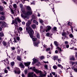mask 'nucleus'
Masks as SVG:
<instances>
[{
  "label": "nucleus",
  "instance_id": "nucleus-1",
  "mask_svg": "<svg viewBox=\"0 0 77 77\" xmlns=\"http://www.w3.org/2000/svg\"><path fill=\"white\" fill-rule=\"evenodd\" d=\"M31 24V21H29L28 22H27L26 25V30L28 31V33L30 37L31 38H33L34 32L30 26V25Z\"/></svg>",
  "mask_w": 77,
  "mask_h": 77
},
{
  "label": "nucleus",
  "instance_id": "nucleus-2",
  "mask_svg": "<svg viewBox=\"0 0 77 77\" xmlns=\"http://www.w3.org/2000/svg\"><path fill=\"white\" fill-rule=\"evenodd\" d=\"M18 22H17V21ZM18 22L19 23H21V20L20 18H19V17H18L17 18H16L15 19V20H12V24H14V25L15 26V27H17V25H18Z\"/></svg>",
  "mask_w": 77,
  "mask_h": 77
},
{
  "label": "nucleus",
  "instance_id": "nucleus-3",
  "mask_svg": "<svg viewBox=\"0 0 77 77\" xmlns=\"http://www.w3.org/2000/svg\"><path fill=\"white\" fill-rule=\"evenodd\" d=\"M32 70L33 71H34V72H35L37 74H39V73L40 74H41V75H43V76H46V75H45V74H43L42 73V71L41 70H39L37 69H36L35 68V67H32Z\"/></svg>",
  "mask_w": 77,
  "mask_h": 77
},
{
  "label": "nucleus",
  "instance_id": "nucleus-4",
  "mask_svg": "<svg viewBox=\"0 0 77 77\" xmlns=\"http://www.w3.org/2000/svg\"><path fill=\"white\" fill-rule=\"evenodd\" d=\"M22 12L23 14H24V15H25L27 16L28 18H29V17H28V15H32V12L30 11H27L26 13L25 11H22Z\"/></svg>",
  "mask_w": 77,
  "mask_h": 77
},
{
  "label": "nucleus",
  "instance_id": "nucleus-5",
  "mask_svg": "<svg viewBox=\"0 0 77 77\" xmlns=\"http://www.w3.org/2000/svg\"><path fill=\"white\" fill-rule=\"evenodd\" d=\"M15 74H20V69L18 68H16V70L14 71Z\"/></svg>",
  "mask_w": 77,
  "mask_h": 77
},
{
  "label": "nucleus",
  "instance_id": "nucleus-6",
  "mask_svg": "<svg viewBox=\"0 0 77 77\" xmlns=\"http://www.w3.org/2000/svg\"><path fill=\"white\" fill-rule=\"evenodd\" d=\"M33 61L32 62V65H34V64H35V63H36L37 62V61H38V60H37V59L35 58H33Z\"/></svg>",
  "mask_w": 77,
  "mask_h": 77
},
{
  "label": "nucleus",
  "instance_id": "nucleus-7",
  "mask_svg": "<svg viewBox=\"0 0 77 77\" xmlns=\"http://www.w3.org/2000/svg\"><path fill=\"white\" fill-rule=\"evenodd\" d=\"M6 25L7 24L6 22H3V23L2 24V25L1 26V27L2 28H3L4 27H6Z\"/></svg>",
  "mask_w": 77,
  "mask_h": 77
},
{
  "label": "nucleus",
  "instance_id": "nucleus-8",
  "mask_svg": "<svg viewBox=\"0 0 77 77\" xmlns=\"http://www.w3.org/2000/svg\"><path fill=\"white\" fill-rule=\"evenodd\" d=\"M21 16L22 17V18H24V19H25V18H27V19H28V17L27 16H24V15H23V14H22L21 15Z\"/></svg>",
  "mask_w": 77,
  "mask_h": 77
},
{
  "label": "nucleus",
  "instance_id": "nucleus-9",
  "mask_svg": "<svg viewBox=\"0 0 77 77\" xmlns=\"http://www.w3.org/2000/svg\"><path fill=\"white\" fill-rule=\"evenodd\" d=\"M24 65H25V66H29V65H30V62L24 63Z\"/></svg>",
  "mask_w": 77,
  "mask_h": 77
},
{
  "label": "nucleus",
  "instance_id": "nucleus-10",
  "mask_svg": "<svg viewBox=\"0 0 77 77\" xmlns=\"http://www.w3.org/2000/svg\"><path fill=\"white\" fill-rule=\"evenodd\" d=\"M28 77H33V73H29L28 74Z\"/></svg>",
  "mask_w": 77,
  "mask_h": 77
},
{
  "label": "nucleus",
  "instance_id": "nucleus-11",
  "mask_svg": "<svg viewBox=\"0 0 77 77\" xmlns=\"http://www.w3.org/2000/svg\"><path fill=\"white\" fill-rule=\"evenodd\" d=\"M2 44H3L4 46H6L7 45V42L5 41H3L2 42Z\"/></svg>",
  "mask_w": 77,
  "mask_h": 77
},
{
  "label": "nucleus",
  "instance_id": "nucleus-12",
  "mask_svg": "<svg viewBox=\"0 0 77 77\" xmlns=\"http://www.w3.org/2000/svg\"><path fill=\"white\" fill-rule=\"evenodd\" d=\"M57 59H58V56H54L53 57V59L54 60V61H55V60H57Z\"/></svg>",
  "mask_w": 77,
  "mask_h": 77
},
{
  "label": "nucleus",
  "instance_id": "nucleus-13",
  "mask_svg": "<svg viewBox=\"0 0 77 77\" xmlns=\"http://www.w3.org/2000/svg\"><path fill=\"white\" fill-rule=\"evenodd\" d=\"M38 20L39 21L40 23H41V24H42V25H44V24L43 23H44V21H43V20L41 19H39Z\"/></svg>",
  "mask_w": 77,
  "mask_h": 77
},
{
  "label": "nucleus",
  "instance_id": "nucleus-14",
  "mask_svg": "<svg viewBox=\"0 0 77 77\" xmlns=\"http://www.w3.org/2000/svg\"><path fill=\"white\" fill-rule=\"evenodd\" d=\"M51 29V26H48V29L46 30V32H47L49 31V30H50Z\"/></svg>",
  "mask_w": 77,
  "mask_h": 77
},
{
  "label": "nucleus",
  "instance_id": "nucleus-15",
  "mask_svg": "<svg viewBox=\"0 0 77 77\" xmlns=\"http://www.w3.org/2000/svg\"><path fill=\"white\" fill-rule=\"evenodd\" d=\"M19 66L22 68H24V66L23 64L22 63H20L19 65Z\"/></svg>",
  "mask_w": 77,
  "mask_h": 77
},
{
  "label": "nucleus",
  "instance_id": "nucleus-16",
  "mask_svg": "<svg viewBox=\"0 0 77 77\" xmlns=\"http://www.w3.org/2000/svg\"><path fill=\"white\" fill-rule=\"evenodd\" d=\"M17 59L19 61H21V58L20 56H17Z\"/></svg>",
  "mask_w": 77,
  "mask_h": 77
},
{
  "label": "nucleus",
  "instance_id": "nucleus-17",
  "mask_svg": "<svg viewBox=\"0 0 77 77\" xmlns=\"http://www.w3.org/2000/svg\"><path fill=\"white\" fill-rule=\"evenodd\" d=\"M31 27L32 28V29H35L36 27V25H35L34 24H33V25H31Z\"/></svg>",
  "mask_w": 77,
  "mask_h": 77
},
{
  "label": "nucleus",
  "instance_id": "nucleus-18",
  "mask_svg": "<svg viewBox=\"0 0 77 77\" xmlns=\"http://www.w3.org/2000/svg\"><path fill=\"white\" fill-rule=\"evenodd\" d=\"M5 16H2L1 17H0V20H5Z\"/></svg>",
  "mask_w": 77,
  "mask_h": 77
},
{
  "label": "nucleus",
  "instance_id": "nucleus-19",
  "mask_svg": "<svg viewBox=\"0 0 77 77\" xmlns=\"http://www.w3.org/2000/svg\"><path fill=\"white\" fill-rule=\"evenodd\" d=\"M4 10V8L1 6H0V11H3Z\"/></svg>",
  "mask_w": 77,
  "mask_h": 77
},
{
  "label": "nucleus",
  "instance_id": "nucleus-20",
  "mask_svg": "<svg viewBox=\"0 0 77 77\" xmlns=\"http://www.w3.org/2000/svg\"><path fill=\"white\" fill-rule=\"evenodd\" d=\"M36 37L38 39H40V35H39V33H37L36 34Z\"/></svg>",
  "mask_w": 77,
  "mask_h": 77
},
{
  "label": "nucleus",
  "instance_id": "nucleus-21",
  "mask_svg": "<svg viewBox=\"0 0 77 77\" xmlns=\"http://www.w3.org/2000/svg\"><path fill=\"white\" fill-rule=\"evenodd\" d=\"M33 22L34 23H35L36 25H38V22L37 21H36L35 20H33Z\"/></svg>",
  "mask_w": 77,
  "mask_h": 77
},
{
  "label": "nucleus",
  "instance_id": "nucleus-22",
  "mask_svg": "<svg viewBox=\"0 0 77 77\" xmlns=\"http://www.w3.org/2000/svg\"><path fill=\"white\" fill-rule=\"evenodd\" d=\"M14 8H17V5L15 4H14L13 5Z\"/></svg>",
  "mask_w": 77,
  "mask_h": 77
},
{
  "label": "nucleus",
  "instance_id": "nucleus-23",
  "mask_svg": "<svg viewBox=\"0 0 77 77\" xmlns=\"http://www.w3.org/2000/svg\"><path fill=\"white\" fill-rule=\"evenodd\" d=\"M26 9L28 11H31V8H30V7L29 6H27Z\"/></svg>",
  "mask_w": 77,
  "mask_h": 77
},
{
  "label": "nucleus",
  "instance_id": "nucleus-24",
  "mask_svg": "<svg viewBox=\"0 0 77 77\" xmlns=\"http://www.w3.org/2000/svg\"><path fill=\"white\" fill-rule=\"evenodd\" d=\"M54 44L56 46H57H57H58V45H59L58 44V43H57V41L54 42Z\"/></svg>",
  "mask_w": 77,
  "mask_h": 77
},
{
  "label": "nucleus",
  "instance_id": "nucleus-25",
  "mask_svg": "<svg viewBox=\"0 0 77 77\" xmlns=\"http://www.w3.org/2000/svg\"><path fill=\"white\" fill-rule=\"evenodd\" d=\"M53 68H54V69H57V66L56 65L54 66H53Z\"/></svg>",
  "mask_w": 77,
  "mask_h": 77
},
{
  "label": "nucleus",
  "instance_id": "nucleus-26",
  "mask_svg": "<svg viewBox=\"0 0 77 77\" xmlns=\"http://www.w3.org/2000/svg\"><path fill=\"white\" fill-rule=\"evenodd\" d=\"M18 30H19L20 31H22L23 30V28L21 27H19L18 29Z\"/></svg>",
  "mask_w": 77,
  "mask_h": 77
},
{
  "label": "nucleus",
  "instance_id": "nucleus-27",
  "mask_svg": "<svg viewBox=\"0 0 77 77\" xmlns=\"http://www.w3.org/2000/svg\"><path fill=\"white\" fill-rule=\"evenodd\" d=\"M4 35V34H3V32L0 33V36H1V37H3Z\"/></svg>",
  "mask_w": 77,
  "mask_h": 77
},
{
  "label": "nucleus",
  "instance_id": "nucleus-28",
  "mask_svg": "<svg viewBox=\"0 0 77 77\" xmlns=\"http://www.w3.org/2000/svg\"><path fill=\"white\" fill-rule=\"evenodd\" d=\"M40 59L42 60V59H44L45 58V57L44 56H41L40 57Z\"/></svg>",
  "mask_w": 77,
  "mask_h": 77
},
{
  "label": "nucleus",
  "instance_id": "nucleus-29",
  "mask_svg": "<svg viewBox=\"0 0 77 77\" xmlns=\"http://www.w3.org/2000/svg\"><path fill=\"white\" fill-rule=\"evenodd\" d=\"M69 36L70 38H72L73 37V35H72V34H71L69 35Z\"/></svg>",
  "mask_w": 77,
  "mask_h": 77
},
{
  "label": "nucleus",
  "instance_id": "nucleus-30",
  "mask_svg": "<svg viewBox=\"0 0 77 77\" xmlns=\"http://www.w3.org/2000/svg\"><path fill=\"white\" fill-rule=\"evenodd\" d=\"M70 60H75V58L73 57H72L70 59Z\"/></svg>",
  "mask_w": 77,
  "mask_h": 77
},
{
  "label": "nucleus",
  "instance_id": "nucleus-31",
  "mask_svg": "<svg viewBox=\"0 0 77 77\" xmlns=\"http://www.w3.org/2000/svg\"><path fill=\"white\" fill-rule=\"evenodd\" d=\"M57 49L58 50H60V51H62V50L61 49V48H59V47H57Z\"/></svg>",
  "mask_w": 77,
  "mask_h": 77
},
{
  "label": "nucleus",
  "instance_id": "nucleus-32",
  "mask_svg": "<svg viewBox=\"0 0 77 77\" xmlns=\"http://www.w3.org/2000/svg\"><path fill=\"white\" fill-rule=\"evenodd\" d=\"M46 35L48 37H50V33L49 32H47L46 34Z\"/></svg>",
  "mask_w": 77,
  "mask_h": 77
},
{
  "label": "nucleus",
  "instance_id": "nucleus-33",
  "mask_svg": "<svg viewBox=\"0 0 77 77\" xmlns=\"http://www.w3.org/2000/svg\"><path fill=\"white\" fill-rule=\"evenodd\" d=\"M62 36H65V35H66V34L65 33V32H63L62 33Z\"/></svg>",
  "mask_w": 77,
  "mask_h": 77
},
{
  "label": "nucleus",
  "instance_id": "nucleus-34",
  "mask_svg": "<svg viewBox=\"0 0 77 77\" xmlns=\"http://www.w3.org/2000/svg\"><path fill=\"white\" fill-rule=\"evenodd\" d=\"M11 48L12 49V50H14L15 49V48L14 47H11Z\"/></svg>",
  "mask_w": 77,
  "mask_h": 77
},
{
  "label": "nucleus",
  "instance_id": "nucleus-35",
  "mask_svg": "<svg viewBox=\"0 0 77 77\" xmlns=\"http://www.w3.org/2000/svg\"><path fill=\"white\" fill-rule=\"evenodd\" d=\"M58 67H61L62 68H63V66L60 64H58L57 65Z\"/></svg>",
  "mask_w": 77,
  "mask_h": 77
},
{
  "label": "nucleus",
  "instance_id": "nucleus-36",
  "mask_svg": "<svg viewBox=\"0 0 77 77\" xmlns=\"http://www.w3.org/2000/svg\"><path fill=\"white\" fill-rule=\"evenodd\" d=\"M14 64H15V63L14 62H12L11 63L12 66H13Z\"/></svg>",
  "mask_w": 77,
  "mask_h": 77
},
{
  "label": "nucleus",
  "instance_id": "nucleus-37",
  "mask_svg": "<svg viewBox=\"0 0 77 77\" xmlns=\"http://www.w3.org/2000/svg\"><path fill=\"white\" fill-rule=\"evenodd\" d=\"M53 30L54 31H56L57 30V28L56 27H54L53 28Z\"/></svg>",
  "mask_w": 77,
  "mask_h": 77
},
{
  "label": "nucleus",
  "instance_id": "nucleus-38",
  "mask_svg": "<svg viewBox=\"0 0 77 77\" xmlns=\"http://www.w3.org/2000/svg\"><path fill=\"white\" fill-rule=\"evenodd\" d=\"M32 19H35V16L34 15H32Z\"/></svg>",
  "mask_w": 77,
  "mask_h": 77
},
{
  "label": "nucleus",
  "instance_id": "nucleus-39",
  "mask_svg": "<svg viewBox=\"0 0 77 77\" xmlns=\"http://www.w3.org/2000/svg\"><path fill=\"white\" fill-rule=\"evenodd\" d=\"M16 39L17 41H20V37H17L16 38Z\"/></svg>",
  "mask_w": 77,
  "mask_h": 77
},
{
  "label": "nucleus",
  "instance_id": "nucleus-40",
  "mask_svg": "<svg viewBox=\"0 0 77 77\" xmlns=\"http://www.w3.org/2000/svg\"><path fill=\"white\" fill-rule=\"evenodd\" d=\"M39 43H40V42H38V43L37 42L35 43V45H36V46H38V44H39Z\"/></svg>",
  "mask_w": 77,
  "mask_h": 77
},
{
  "label": "nucleus",
  "instance_id": "nucleus-41",
  "mask_svg": "<svg viewBox=\"0 0 77 77\" xmlns=\"http://www.w3.org/2000/svg\"><path fill=\"white\" fill-rule=\"evenodd\" d=\"M4 14H5V13L3 12H2L1 13L0 12V15H3Z\"/></svg>",
  "mask_w": 77,
  "mask_h": 77
},
{
  "label": "nucleus",
  "instance_id": "nucleus-42",
  "mask_svg": "<svg viewBox=\"0 0 77 77\" xmlns=\"http://www.w3.org/2000/svg\"><path fill=\"white\" fill-rule=\"evenodd\" d=\"M73 70H74L75 72H77V69L76 68H74Z\"/></svg>",
  "mask_w": 77,
  "mask_h": 77
},
{
  "label": "nucleus",
  "instance_id": "nucleus-43",
  "mask_svg": "<svg viewBox=\"0 0 77 77\" xmlns=\"http://www.w3.org/2000/svg\"><path fill=\"white\" fill-rule=\"evenodd\" d=\"M32 41H36V38H32Z\"/></svg>",
  "mask_w": 77,
  "mask_h": 77
},
{
  "label": "nucleus",
  "instance_id": "nucleus-44",
  "mask_svg": "<svg viewBox=\"0 0 77 77\" xmlns=\"http://www.w3.org/2000/svg\"><path fill=\"white\" fill-rule=\"evenodd\" d=\"M46 50L47 51H50V48H47V49H46Z\"/></svg>",
  "mask_w": 77,
  "mask_h": 77
},
{
  "label": "nucleus",
  "instance_id": "nucleus-45",
  "mask_svg": "<svg viewBox=\"0 0 77 77\" xmlns=\"http://www.w3.org/2000/svg\"><path fill=\"white\" fill-rule=\"evenodd\" d=\"M14 41L13 42H16V43L17 42V41H16V38H14Z\"/></svg>",
  "mask_w": 77,
  "mask_h": 77
},
{
  "label": "nucleus",
  "instance_id": "nucleus-46",
  "mask_svg": "<svg viewBox=\"0 0 77 77\" xmlns=\"http://www.w3.org/2000/svg\"><path fill=\"white\" fill-rule=\"evenodd\" d=\"M20 8H23V4H20Z\"/></svg>",
  "mask_w": 77,
  "mask_h": 77
},
{
  "label": "nucleus",
  "instance_id": "nucleus-47",
  "mask_svg": "<svg viewBox=\"0 0 77 77\" xmlns=\"http://www.w3.org/2000/svg\"><path fill=\"white\" fill-rule=\"evenodd\" d=\"M5 73H8V70L5 69Z\"/></svg>",
  "mask_w": 77,
  "mask_h": 77
},
{
  "label": "nucleus",
  "instance_id": "nucleus-48",
  "mask_svg": "<svg viewBox=\"0 0 77 77\" xmlns=\"http://www.w3.org/2000/svg\"><path fill=\"white\" fill-rule=\"evenodd\" d=\"M11 12L12 14H14V11L13 10H11Z\"/></svg>",
  "mask_w": 77,
  "mask_h": 77
},
{
  "label": "nucleus",
  "instance_id": "nucleus-49",
  "mask_svg": "<svg viewBox=\"0 0 77 77\" xmlns=\"http://www.w3.org/2000/svg\"><path fill=\"white\" fill-rule=\"evenodd\" d=\"M52 74L54 75H56V73H55V72H52Z\"/></svg>",
  "mask_w": 77,
  "mask_h": 77
},
{
  "label": "nucleus",
  "instance_id": "nucleus-50",
  "mask_svg": "<svg viewBox=\"0 0 77 77\" xmlns=\"http://www.w3.org/2000/svg\"><path fill=\"white\" fill-rule=\"evenodd\" d=\"M45 68H46V69H47L48 68V66L47 65H46L45 66Z\"/></svg>",
  "mask_w": 77,
  "mask_h": 77
},
{
  "label": "nucleus",
  "instance_id": "nucleus-51",
  "mask_svg": "<svg viewBox=\"0 0 77 77\" xmlns=\"http://www.w3.org/2000/svg\"><path fill=\"white\" fill-rule=\"evenodd\" d=\"M57 60H58V62L59 63H60V61H61V60H60L59 59H58Z\"/></svg>",
  "mask_w": 77,
  "mask_h": 77
},
{
  "label": "nucleus",
  "instance_id": "nucleus-52",
  "mask_svg": "<svg viewBox=\"0 0 77 77\" xmlns=\"http://www.w3.org/2000/svg\"><path fill=\"white\" fill-rule=\"evenodd\" d=\"M22 77H25V75H24V74H22Z\"/></svg>",
  "mask_w": 77,
  "mask_h": 77
},
{
  "label": "nucleus",
  "instance_id": "nucleus-53",
  "mask_svg": "<svg viewBox=\"0 0 77 77\" xmlns=\"http://www.w3.org/2000/svg\"><path fill=\"white\" fill-rule=\"evenodd\" d=\"M22 23L23 25H24L25 24V22L23 21L22 22Z\"/></svg>",
  "mask_w": 77,
  "mask_h": 77
},
{
  "label": "nucleus",
  "instance_id": "nucleus-54",
  "mask_svg": "<svg viewBox=\"0 0 77 77\" xmlns=\"http://www.w3.org/2000/svg\"><path fill=\"white\" fill-rule=\"evenodd\" d=\"M64 38H67V39L68 38V37H67V36L66 35H64Z\"/></svg>",
  "mask_w": 77,
  "mask_h": 77
},
{
  "label": "nucleus",
  "instance_id": "nucleus-55",
  "mask_svg": "<svg viewBox=\"0 0 77 77\" xmlns=\"http://www.w3.org/2000/svg\"><path fill=\"white\" fill-rule=\"evenodd\" d=\"M50 76L51 77H53V75H52V73H50Z\"/></svg>",
  "mask_w": 77,
  "mask_h": 77
},
{
  "label": "nucleus",
  "instance_id": "nucleus-56",
  "mask_svg": "<svg viewBox=\"0 0 77 77\" xmlns=\"http://www.w3.org/2000/svg\"><path fill=\"white\" fill-rule=\"evenodd\" d=\"M66 48H69V45H66Z\"/></svg>",
  "mask_w": 77,
  "mask_h": 77
},
{
  "label": "nucleus",
  "instance_id": "nucleus-57",
  "mask_svg": "<svg viewBox=\"0 0 77 77\" xmlns=\"http://www.w3.org/2000/svg\"><path fill=\"white\" fill-rule=\"evenodd\" d=\"M27 70H26L25 71V74H27Z\"/></svg>",
  "mask_w": 77,
  "mask_h": 77
},
{
  "label": "nucleus",
  "instance_id": "nucleus-58",
  "mask_svg": "<svg viewBox=\"0 0 77 77\" xmlns=\"http://www.w3.org/2000/svg\"><path fill=\"white\" fill-rule=\"evenodd\" d=\"M71 42H74V43H75V42H74V41L73 39H72L71 40Z\"/></svg>",
  "mask_w": 77,
  "mask_h": 77
},
{
  "label": "nucleus",
  "instance_id": "nucleus-59",
  "mask_svg": "<svg viewBox=\"0 0 77 77\" xmlns=\"http://www.w3.org/2000/svg\"><path fill=\"white\" fill-rule=\"evenodd\" d=\"M74 2H76L77 3V0H73Z\"/></svg>",
  "mask_w": 77,
  "mask_h": 77
},
{
  "label": "nucleus",
  "instance_id": "nucleus-60",
  "mask_svg": "<svg viewBox=\"0 0 77 77\" xmlns=\"http://www.w3.org/2000/svg\"><path fill=\"white\" fill-rule=\"evenodd\" d=\"M65 43L66 44H68V42L67 41H66L65 42Z\"/></svg>",
  "mask_w": 77,
  "mask_h": 77
},
{
  "label": "nucleus",
  "instance_id": "nucleus-61",
  "mask_svg": "<svg viewBox=\"0 0 77 77\" xmlns=\"http://www.w3.org/2000/svg\"><path fill=\"white\" fill-rule=\"evenodd\" d=\"M55 53L56 54L58 52V51L57 50H56L55 51Z\"/></svg>",
  "mask_w": 77,
  "mask_h": 77
},
{
  "label": "nucleus",
  "instance_id": "nucleus-62",
  "mask_svg": "<svg viewBox=\"0 0 77 77\" xmlns=\"http://www.w3.org/2000/svg\"><path fill=\"white\" fill-rule=\"evenodd\" d=\"M3 3H4V4H5V5H6V4H7L6 2H5V1H4V2H3Z\"/></svg>",
  "mask_w": 77,
  "mask_h": 77
},
{
  "label": "nucleus",
  "instance_id": "nucleus-63",
  "mask_svg": "<svg viewBox=\"0 0 77 77\" xmlns=\"http://www.w3.org/2000/svg\"><path fill=\"white\" fill-rule=\"evenodd\" d=\"M7 69H10V67H7Z\"/></svg>",
  "mask_w": 77,
  "mask_h": 77
},
{
  "label": "nucleus",
  "instance_id": "nucleus-64",
  "mask_svg": "<svg viewBox=\"0 0 77 77\" xmlns=\"http://www.w3.org/2000/svg\"><path fill=\"white\" fill-rule=\"evenodd\" d=\"M75 56L77 57V52L75 53Z\"/></svg>",
  "mask_w": 77,
  "mask_h": 77
}]
</instances>
